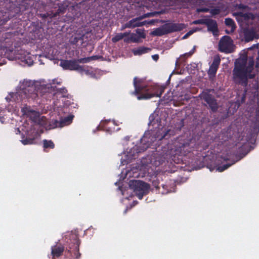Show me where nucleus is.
<instances>
[{
    "label": "nucleus",
    "instance_id": "17",
    "mask_svg": "<svg viewBox=\"0 0 259 259\" xmlns=\"http://www.w3.org/2000/svg\"><path fill=\"white\" fill-rule=\"evenodd\" d=\"M205 25L207 26L209 31L212 32L213 34L218 32V26L215 20L207 19Z\"/></svg>",
    "mask_w": 259,
    "mask_h": 259
},
{
    "label": "nucleus",
    "instance_id": "46",
    "mask_svg": "<svg viewBox=\"0 0 259 259\" xmlns=\"http://www.w3.org/2000/svg\"><path fill=\"white\" fill-rule=\"evenodd\" d=\"M226 33H228V34H229V33H230V32H229L227 30H226Z\"/></svg>",
    "mask_w": 259,
    "mask_h": 259
},
{
    "label": "nucleus",
    "instance_id": "48",
    "mask_svg": "<svg viewBox=\"0 0 259 259\" xmlns=\"http://www.w3.org/2000/svg\"><path fill=\"white\" fill-rule=\"evenodd\" d=\"M2 65L1 63H0V65Z\"/></svg>",
    "mask_w": 259,
    "mask_h": 259
},
{
    "label": "nucleus",
    "instance_id": "28",
    "mask_svg": "<svg viewBox=\"0 0 259 259\" xmlns=\"http://www.w3.org/2000/svg\"><path fill=\"white\" fill-rule=\"evenodd\" d=\"M209 12L212 16H214V15H219L221 12V10L219 8H215L214 9H211L209 10Z\"/></svg>",
    "mask_w": 259,
    "mask_h": 259
},
{
    "label": "nucleus",
    "instance_id": "19",
    "mask_svg": "<svg viewBox=\"0 0 259 259\" xmlns=\"http://www.w3.org/2000/svg\"><path fill=\"white\" fill-rule=\"evenodd\" d=\"M151 50V49L144 46L140 47L133 50V53L135 55H141L148 53Z\"/></svg>",
    "mask_w": 259,
    "mask_h": 259
},
{
    "label": "nucleus",
    "instance_id": "34",
    "mask_svg": "<svg viewBox=\"0 0 259 259\" xmlns=\"http://www.w3.org/2000/svg\"><path fill=\"white\" fill-rule=\"evenodd\" d=\"M153 186L156 189V190H159L160 189V187L159 185V183L156 181H153L152 182Z\"/></svg>",
    "mask_w": 259,
    "mask_h": 259
},
{
    "label": "nucleus",
    "instance_id": "5",
    "mask_svg": "<svg viewBox=\"0 0 259 259\" xmlns=\"http://www.w3.org/2000/svg\"><path fill=\"white\" fill-rule=\"evenodd\" d=\"M66 242L68 243V252L70 253V256L75 259H79L81 254L79 252V246L80 242L78 235L73 233L69 234Z\"/></svg>",
    "mask_w": 259,
    "mask_h": 259
},
{
    "label": "nucleus",
    "instance_id": "3",
    "mask_svg": "<svg viewBox=\"0 0 259 259\" xmlns=\"http://www.w3.org/2000/svg\"><path fill=\"white\" fill-rule=\"evenodd\" d=\"M194 147L190 140L178 139L174 143L173 147L165 153V158L175 163H179L180 159L178 156H186L193 150Z\"/></svg>",
    "mask_w": 259,
    "mask_h": 259
},
{
    "label": "nucleus",
    "instance_id": "30",
    "mask_svg": "<svg viewBox=\"0 0 259 259\" xmlns=\"http://www.w3.org/2000/svg\"><path fill=\"white\" fill-rule=\"evenodd\" d=\"M137 33L139 35L138 36L140 38H145L146 37V35L144 33V30L140 29H137L136 30Z\"/></svg>",
    "mask_w": 259,
    "mask_h": 259
},
{
    "label": "nucleus",
    "instance_id": "24",
    "mask_svg": "<svg viewBox=\"0 0 259 259\" xmlns=\"http://www.w3.org/2000/svg\"><path fill=\"white\" fill-rule=\"evenodd\" d=\"M131 42H139L140 41V37L137 36L135 33H132L130 36Z\"/></svg>",
    "mask_w": 259,
    "mask_h": 259
},
{
    "label": "nucleus",
    "instance_id": "18",
    "mask_svg": "<svg viewBox=\"0 0 259 259\" xmlns=\"http://www.w3.org/2000/svg\"><path fill=\"white\" fill-rule=\"evenodd\" d=\"M141 18H135L130 20L124 25V28H135L143 26L144 24V22H140L139 20Z\"/></svg>",
    "mask_w": 259,
    "mask_h": 259
},
{
    "label": "nucleus",
    "instance_id": "9",
    "mask_svg": "<svg viewBox=\"0 0 259 259\" xmlns=\"http://www.w3.org/2000/svg\"><path fill=\"white\" fill-rule=\"evenodd\" d=\"M129 187L130 189L133 190L139 199H142L143 196L146 195L149 192V185L142 181H130Z\"/></svg>",
    "mask_w": 259,
    "mask_h": 259
},
{
    "label": "nucleus",
    "instance_id": "12",
    "mask_svg": "<svg viewBox=\"0 0 259 259\" xmlns=\"http://www.w3.org/2000/svg\"><path fill=\"white\" fill-rule=\"evenodd\" d=\"M74 118V115H69L65 117H61L59 121L57 120H52L50 123L52 128L62 127L64 126L69 125Z\"/></svg>",
    "mask_w": 259,
    "mask_h": 259
},
{
    "label": "nucleus",
    "instance_id": "21",
    "mask_svg": "<svg viewBox=\"0 0 259 259\" xmlns=\"http://www.w3.org/2000/svg\"><path fill=\"white\" fill-rule=\"evenodd\" d=\"M225 23L226 26L231 27V32H233L236 28V25L233 20L230 18L225 19Z\"/></svg>",
    "mask_w": 259,
    "mask_h": 259
},
{
    "label": "nucleus",
    "instance_id": "35",
    "mask_svg": "<svg viewBox=\"0 0 259 259\" xmlns=\"http://www.w3.org/2000/svg\"><path fill=\"white\" fill-rule=\"evenodd\" d=\"M194 32L193 30H190L184 36L183 38H186L188 36L191 35Z\"/></svg>",
    "mask_w": 259,
    "mask_h": 259
},
{
    "label": "nucleus",
    "instance_id": "10",
    "mask_svg": "<svg viewBox=\"0 0 259 259\" xmlns=\"http://www.w3.org/2000/svg\"><path fill=\"white\" fill-rule=\"evenodd\" d=\"M213 89L204 90L199 95L200 98L208 105L209 108L212 112H216L219 109L217 101L214 97L210 94L213 92Z\"/></svg>",
    "mask_w": 259,
    "mask_h": 259
},
{
    "label": "nucleus",
    "instance_id": "25",
    "mask_svg": "<svg viewBox=\"0 0 259 259\" xmlns=\"http://www.w3.org/2000/svg\"><path fill=\"white\" fill-rule=\"evenodd\" d=\"M162 187V190H159V192H160L162 194H166L168 193V186L167 185L161 184L160 185V187Z\"/></svg>",
    "mask_w": 259,
    "mask_h": 259
},
{
    "label": "nucleus",
    "instance_id": "41",
    "mask_svg": "<svg viewBox=\"0 0 259 259\" xmlns=\"http://www.w3.org/2000/svg\"><path fill=\"white\" fill-rule=\"evenodd\" d=\"M124 41L126 43H128L131 41V39H130V37L128 38H125L124 39Z\"/></svg>",
    "mask_w": 259,
    "mask_h": 259
},
{
    "label": "nucleus",
    "instance_id": "23",
    "mask_svg": "<svg viewBox=\"0 0 259 259\" xmlns=\"http://www.w3.org/2000/svg\"><path fill=\"white\" fill-rule=\"evenodd\" d=\"M237 161H235L231 163H227L223 164V165L220 166L217 168V170L220 172H222L224 171L225 170L227 169L228 168H229L230 166L234 164Z\"/></svg>",
    "mask_w": 259,
    "mask_h": 259
},
{
    "label": "nucleus",
    "instance_id": "33",
    "mask_svg": "<svg viewBox=\"0 0 259 259\" xmlns=\"http://www.w3.org/2000/svg\"><path fill=\"white\" fill-rule=\"evenodd\" d=\"M149 122L148 124L149 125H153L154 124V115L153 114L149 116Z\"/></svg>",
    "mask_w": 259,
    "mask_h": 259
},
{
    "label": "nucleus",
    "instance_id": "7",
    "mask_svg": "<svg viewBox=\"0 0 259 259\" xmlns=\"http://www.w3.org/2000/svg\"><path fill=\"white\" fill-rule=\"evenodd\" d=\"M184 28V24L182 23H166L161 27L155 29L152 34L155 36H162L171 32L180 31Z\"/></svg>",
    "mask_w": 259,
    "mask_h": 259
},
{
    "label": "nucleus",
    "instance_id": "22",
    "mask_svg": "<svg viewBox=\"0 0 259 259\" xmlns=\"http://www.w3.org/2000/svg\"><path fill=\"white\" fill-rule=\"evenodd\" d=\"M42 143L45 151L46 149H54L55 148V144L52 140L45 139L42 141Z\"/></svg>",
    "mask_w": 259,
    "mask_h": 259
},
{
    "label": "nucleus",
    "instance_id": "37",
    "mask_svg": "<svg viewBox=\"0 0 259 259\" xmlns=\"http://www.w3.org/2000/svg\"><path fill=\"white\" fill-rule=\"evenodd\" d=\"M11 16H10L9 15L8 17H6L5 18H4L2 24H5L6 23L8 20H9L11 18Z\"/></svg>",
    "mask_w": 259,
    "mask_h": 259
},
{
    "label": "nucleus",
    "instance_id": "15",
    "mask_svg": "<svg viewBox=\"0 0 259 259\" xmlns=\"http://www.w3.org/2000/svg\"><path fill=\"white\" fill-rule=\"evenodd\" d=\"M14 36L15 35L11 32H5L3 33L0 41L6 46H11L13 45Z\"/></svg>",
    "mask_w": 259,
    "mask_h": 259
},
{
    "label": "nucleus",
    "instance_id": "27",
    "mask_svg": "<svg viewBox=\"0 0 259 259\" xmlns=\"http://www.w3.org/2000/svg\"><path fill=\"white\" fill-rule=\"evenodd\" d=\"M90 33L88 32L86 34H83L79 38L77 37H75L74 39H76V41L77 42L78 40H81V42L82 43L84 41H87L88 40L87 36L86 35H89Z\"/></svg>",
    "mask_w": 259,
    "mask_h": 259
},
{
    "label": "nucleus",
    "instance_id": "39",
    "mask_svg": "<svg viewBox=\"0 0 259 259\" xmlns=\"http://www.w3.org/2000/svg\"><path fill=\"white\" fill-rule=\"evenodd\" d=\"M255 77V75L254 74H251L250 73H247V78L252 79Z\"/></svg>",
    "mask_w": 259,
    "mask_h": 259
},
{
    "label": "nucleus",
    "instance_id": "45",
    "mask_svg": "<svg viewBox=\"0 0 259 259\" xmlns=\"http://www.w3.org/2000/svg\"><path fill=\"white\" fill-rule=\"evenodd\" d=\"M42 17L44 18H46L47 16L46 15V14H44Z\"/></svg>",
    "mask_w": 259,
    "mask_h": 259
},
{
    "label": "nucleus",
    "instance_id": "44",
    "mask_svg": "<svg viewBox=\"0 0 259 259\" xmlns=\"http://www.w3.org/2000/svg\"><path fill=\"white\" fill-rule=\"evenodd\" d=\"M30 61H29V65H30L32 62V61L31 60V59H29Z\"/></svg>",
    "mask_w": 259,
    "mask_h": 259
},
{
    "label": "nucleus",
    "instance_id": "1",
    "mask_svg": "<svg viewBox=\"0 0 259 259\" xmlns=\"http://www.w3.org/2000/svg\"><path fill=\"white\" fill-rule=\"evenodd\" d=\"M254 64L253 57H249L248 59L246 54L243 55L236 60L233 75L236 83L246 88L248 84L247 73L252 71Z\"/></svg>",
    "mask_w": 259,
    "mask_h": 259
},
{
    "label": "nucleus",
    "instance_id": "11",
    "mask_svg": "<svg viewBox=\"0 0 259 259\" xmlns=\"http://www.w3.org/2000/svg\"><path fill=\"white\" fill-rule=\"evenodd\" d=\"M233 44L232 38L227 35L223 36L219 42V50L226 54L233 51Z\"/></svg>",
    "mask_w": 259,
    "mask_h": 259
},
{
    "label": "nucleus",
    "instance_id": "47",
    "mask_svg": "<svg viewBox=\"0 0 259 259\" xmlns=\"http://www.w3.org/2000/svg\"><path fill=\"white\" fill-rule=\"evenodd\" d=\"M17 130H18V132L19 133H20V131L19 129V128H18Z\"/></svg>",
    "mask_w": 259,
    "mask_h": 259
},
{
    "label": "nucleus",
    "instance_id": "20",
    "mask_svg": "<svg viewBox=\"0 0 259 259\" xmlns=\"http://www.w3.org/2000/svg\"><path fill=\"white\" fill-rule=\"evenodd\" d=\"M130 32L119 33L116 34L112 38V41L113 42H117L121 40L123 37L127 36L130 34Z\"/></svg>",
    "mask_w": 259,
    "mask_h": 259
},
{
    "label": "nucleus",
    "instance_id": "43",
    "mask_svg": "<svg viewBox=\"0 0 259 259\" xmlns=\"http://www.w3.org/2000/svg\"><path fill=\"white\" fill-rule=\"evenodd\" d=\"M244 91H245L244 94L243 95V97H242V102H243V101H244V99H245V94H246V92H247L246 89H245Z\"/></svg>",
    "mask_w": 259,
    "mask_h": 259
},
{
    "label": "nucleus",
    "instance_id": "14",
    "mask_svg": "<svg viewBox=\"0 0 259 259\" xmlns=\"http://www.w3.org/2000/svg\"><path fill=\"white\" fill-rule=\"evenodd\" d=\"M221 63V59L219 55L214 57L212 63L209 66L208 74L210 76L215 75L217 70Z\"/></svg>",
    "mask_w": 259,
    "mask_h": 259
},
{
    "label": "nucleus",
    "instance_id": "38",
    "mask_svg": "<svg viewBox=\"0 0 259 259\" xmlns=\"http://www.w3.org/2000/svg\"><path fill=\"white\" fill-rule=\"evenodd\" d=\"M168 132H169L168 131H167L166 132H165L164 133V134L159 138V140H161L162 139L165 138L166 137V136L167 135Z\"/></svg>",
    "mask_w": 259,
    "mask_h": 259
},
{
    "label": "nucleus",
    "instance_id": "13",
    "mask_svg": "<svg viewBox=\"0 0 259 259\" xmlns=\"http://www.w3.org/2000/svg\"><path fill=\"white\" fill-rule=\"evenodd\" d=\"M243 33L245 41L249 42L255 37L256 35V29L253 26L246 27L243 29Z\"/></svg>",
    "mask_w": 259,
    "mask_h": 259
},
{
    "label": "nucleus",
    "instance_id": "2",
    "mask_svg": "<svg viewBox=\"0 0 259 259\" xmlns=\"http://www.w3.org/2000/svg\"><path fill=\"white\" fill-rule=\"evenodd\" d=\"M143 80L137 77L134 78L133 84L135 88L132 94L137 96L139 100H146L154 97H160L164 92L165 88L157 84L150 86L143 84Z\"/></svg>",
    "mask_w": 259,
    "mask_h": 259
},
{
    "label": "nucleus",
    "instance_id": "26",
    "mask_svg": "<svg viewBox=\"0 0 259 259\" xmlns=\"http://www.w3.org/2000/svg\"><path fill=\"white\" fill-rule=\"evenodd\" d=\"M33 139L26 138L25 139L22 140L21 141L23 145H26L33 144Z\"/></svg>",
    "mask_w": 259,
    "mask_h": 259
},
{
    "label": "nucleus",
    "instance_id": "31",
    "mask_svg": "<svg viewBox=\"0 0 259 259\" xmlns=\"http://www.w3.org/2000/svg\"><path fill=\"white\" fill-rule=\"evenodd\" d=\"M57 93L62 94L63 97H65L67 93V90L66 88H60L57 91Z\"/></svg>",
    "mask_w": 259,
    "mask_h": 259
},
{
    "label": "nucleus",
    "instance_id": "42",
    "mask_svg": "<svg viewBox=\"0 0 259 259\" xmlns=\"http://www.w3.org/2000/svg\"><path fill=\"white\" fill-rule=\"evenodd\" d=\"M196 47L195 46H194L193 47V49L190 51L193 54L195 52Z\"/></svg>",
    "mask_w": 259,
    "mask_h": 259
},
{
    "label": "nucleus",
    "instance_id": "6",
    "mask_svg": "<svg viewBox=\"0 0 259 259\" xmlns=\"http://www.w3.org/2000/svg\"><path fill=\"white\" fill-rule=\"evenodd\" d=\"M94 57L80 58L77 60H61L60 65L64 70H82V68L78 63H85L90 62Z\"/></svg>",
    "mask_w": 259,
    "mask_h": 259
},
{
    "label": "nucleus",
    "instance_id": "16",
    "mask_svg": "<svg viewBox=\"0 0 259 259\" xmlns=\"http://www.w3.org/2000/svg\"><path fill=\"white\" fill-rule=\"evenodd\" d=\"M64 251V247L61 244H56L51 248L52 258L58 257L62 255Z\"/></svg>",
    "mask_w": 259,
    "mask_h": 259
},
{
    "label": "nucleus",
    "instance_id": "32",
    "mask_svg": "<svg viewBox=\"0 0 259 259\" xmlns=\"http://www.w3.org/2000/svg\"><path fill=\"white\" fill-rule=\"evenodd\" d=\"M209 9L207 8H197L196 10V12L197 13H200V12H209Z\"/></svg>",
    "mask_w": 259,
    "mask_h": 259
},
{
    "label": "nucleus",
    "instance_id": "40",
    "mask_svg": "<svg viewBox=\"0 0 259 259\" xmlns=\"http://www.w3.org/2000/svg\"><path fill=\"white\" fill-rule=\"evenodd\" d=\"M152 59L155 60V61H157L158 59H159V56L158 55H154L152 56Z\"/></svg>",
    "mask_w": 259,
    "mask_h": 259
},
{
    "label": "nucleus",
    "instance_id": "8",
    "mask_svg": "<svg viewBox=\"0 0 259 259\" xmlns=\"http://www.w3.org/2000/svg\"><path fill=\"white\" fill-rule=\"evenodd\" d=\"M21 91L20 95L27 99H35L37 96V90L33 82L24 80L20 85Z\"/></svg>",
    "mask_w": 259,
    "mask_h": 259
},
{
    "label": "nucleus",
    "instance_id": "29",
    "mask_svg": "<svg viewBox=\"0 0 259 259\" xmlns=\"http://www.w3.org/2000/svg\"><path fill=\"white\" fill-rule=\"evenodd\" d=\"M207 19H201L196 20L192 22V24H195V25H197V24H205V25Z\"/></svg>",
    "mask_w": 259,
    "mask_h": 259
},
{
    "label": "nucleus",
    "instance_id": "36",
    "mask_svg": "<svg viewBox=\"0 0 259 259\" xmlns=\"http://www.w3.org/2000/svg\"><path fill=\"white\" fill-rule=\"evenodd\" d=\"M192 55H193V54L191 53V51H190L188 53H186L184 54L183 56L184 57L188 58V57H191Z\"/></svg>",
    "mask_w": 259,
    "mask_h": 259
},
{
    "label": "nucleus",
    "instance_id": "4",
    "mask_svg": "<svg viewBox=\"0 0 259 259\" xmlns=\"http://www.w3.org/2000/svg\"><path fill=\"white\" fill-rule=\"evenodd\" d=\"M156 138L150 134H145L141 139L139 146L136 145L129 152L130 157L132 159H136L139 153L145 151L156 140Z\"/></svg>",
    "mask_w": 259,
    "mask_h": 259
}]
</instances>
